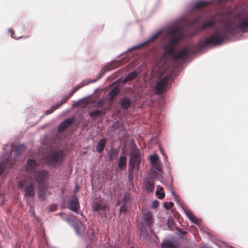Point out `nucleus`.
I'll return each instance as SVG.
<instances>
[{
	"label": "nucleus",
	"instance_id": "obj_1",
	"mask_svg": "<svg viewBox=\"0 0 248 248\" xmlns=\"http://www.w3.org/2000/svg\"><path fill=\"white\" fill-rule=\"evenodd\" d=\"M240 31H248V17L243 18L236 25L233 20L223 19L220 25L205 40H201L197 45L200 49L209 46H217L222 44L229 36Z\"/></svg>",
	"mask_w": 248,
	"mask_h": 248
},
{
	"label": "nucleus",
	"instance_id": "obj_2",
	"mask_svg": "<svg viewBox=\"0 0 248 248\" xmlns=\"http://www.w3.org/2000/svg\"><path fill=\"white\" fill-rule=\"evenodd\" d=\"M184 37L183 29L180 25H171L169 27L166 34V38L168 40V43L163 46L164 57L171 56L173 61H178L194 53L195 51L191 45H185L178 52L175 53V44Z\"/></svg>",
	"mask_w": 248,
	"mask_h": 248
},
{
	"label": "nucleus",
	"instance_id": "obj_3",
	"mask_svg": "<svg viewBox=\"0 0 248 248\" xmlns=\"http://www.w3.org/2000/svg\"><path fill=\"white\" fill-rule=\"evenodd\" d=\"M37 168L36 162L33 159H29L26 164V170L29 174H33L34 179L38 183V187L45 185L47 178V172L45 170L35 171Z\"/></svg>",
	"mask_w": 248,
	"mask_h": 248
},
{
	"label": "nucleus",
	"instance_id": "obj_4",
	"mask_svg": "<svg viewBox=\"0 0 248 248\" xmlns=\"http://www.w3.org/2000/svg\"><path fill=\"white\" fill-rule=\"evenodd\" d=\"M132 150L130 158L129 160V169L132 171L135 169L138 170L139 164L141 161V156L137 145L134 143H131Z\"/></svg>",
	"mask_w": 248,
	"mask_h": 248
},
{
	"label": "nucleus",
	"instance_id": "obj_5",
	"mask_svg": "<svg viewBox=\"0 0 248 248\" xmlns=\"http://www.w3.org/2000/svg\"><path fill=\"white\" fill-rule=\"evenodd\" d=\"M171 76L168 74L156 82L155 87L156 94H160L164 92L168 85L169 81L171 79Z\"/></svg>",
	"mask_w": 248,
	"mask_h": 248
},
{
	"label": "nucleus",
	"instance_id": "obj_6",
	"mask_svg": "<svg viewBox=\"0 0 248 248\" xmlns=\"http://www.w3.org/2000/svg\"><path fill=\"white\" fill-rule=\"evenodd\" d=\"M46 160L49 165L55 166L61 163L62 161V152H51L48 154Z\"/></svg>",
	"mask_w": 248,
	"mask_h": 248
},
{
	"label": "nucleus",
	"instance_id": "obj_7",
	"mask_svg": "<svg viewBox=\"0 0 248 248\" xmlns=\"http://www.w3.org/2000/svg\"><path fill=\"white\" fill-rule=\"evenodd\" d=\"M118 64L119 63L118 62H112L111 63L108 64L106 65V66H105L101 70L99 73V75L96 79L89 80L87 83H86V84L96 81L98 79L100 78L107 72L115 69L116 67H117ZM84 85H85V84H84Z\"/></svg>",
	"mask_w": 248,
	"mask_h": 248
},
{
	"label": "nucleus",
	"instance_id": "obj_8",
	"mask_svg": "<svg viewBox=\"0 0 248 248\" xmlns=\"http://www.w3.org/2000/svg\"><path fill=\"white\" fill-rule=\"evenodd\" d=\"M154 222V219L152 212L147 211L142 215V223L147 224L149 227L153 226Z\"/></svg>",
	"mask_w": 248,
	"mask_h": 248
},
{
	"label": "nucleus",
	"instance_id": "obj_9",
	"mask_svg": "<svg viewBox=\"0 0 248 248\" xmlns=\"http://www.w3.org/2000/svg\"><path fill=\"white\" fill-rule=\"evenodd\" d=\"M13 150V147L10 146L8 152L5 153L1 156V161L0 162V175L2 173L5 165L9 162V158Z\"/></svg>",
	"mask_w": 248,
	"mask_h": 248
},
{
	"label": "nucleus",
	"instance_id": "obj_10",
	"mask_svg": "<svg viewBox=\"0 0 248 248\" xmlns=\"http://www.w3.org/2000/svg\"><path fill=\"white\" fill-rule=\"evenodd\" d=\"M163 31L162 30H160L159 31H158L157 32H156L155 33V34H152L146 41L144 42L143 43L140 44L139 45H138V46H134L132 47H131L130 48H129L127 51H126V52H129L131 50H134V49H137V48L139 47L140 46H142L151 41H154V40H155L162 32Z\"/></svg>",
	"mask_w": 248,
	"mask_h": 248
},
{
	"label": "nucleus",
	"instance_id": "obj_11",
	"mask_svg": "<svg viewBox=\"0 0 248 248\" xmlns=\"http://www.w3.org/2000/svg\"><path fill=\"white\" fill-rule=\"evenodd\" d=\"M25 197L26 201L29 202L31 198L35 196V190L32 184H30L25 187Z\"/></svg>",
	"mask_w": 248,
	"mask_h": 248
},
{
	"label": "nucleus",
	"instance_id": "obj_12",
	"mask_svg": "<svg viewBox=\"0 0 248 248\" xmlns=\"http://www.w3.org/2000/svg\"><path fill=\"white\" fill-rule=\"evenodd\" d=\"M68 206L71 210L76 213L77 212L79 204L78 199L75 195L73 196L72 199L68 202Z\"/></svg>",
	"mask_w": 248,
	"mask_h": 248
},
{
	"label": "nucleus",
	"instance_id": "obj_13",
	"mask_svg": "<svg viewBox=\"0 0 248 248\" xmlns=\"http://www.w3.org/2000/svg\"><path fill=\"white\" fill-rule=\"evenodd\" d=\"M139 75L137 71L134 70L125 75V77H122L119 79L120 82L122 83H125L129 81L133 80L136 78Z\"/></svg>",
	"mask_w": 248,
	"mask_h": 248
},
{
	"label": "nucleus",
	"instance_id": "obj_14",
	"mask_svg": "<svg viewBox=\"0 0 248 248\" xmlns=\"http://www.w3.org/2000/svg\"><path fill=\"white\" fill-rule=\"evenodd\" d=\"M163 62V60H161V62L155 65L153 68V72L155 74L156 73L159 76H161L163 74V73L166 71V64H164L163 66L162 65V62Z\"/></svg>",
	"mask_w": 248,
	"mask_h": 248
},
{
	"label": "nucleus",
	"instance_id": "obj_15",
	"mask_svg": "<svg viewBox=\"0 0 248 248\" xmlns=\"http://www.w3.org/2000/svg\"><path fill=\"white\" fill-rule=\"evenodd\" d=\"M144 184L145 189L148 192H151L154 190V183L153 179L150 177H146L144 179Z\"/></svg>",
	"mask_w": 248,
	"mask_h": 248
},
{
	"label": "nucleus",
	"instance_id": "obj_16",
	"mask_svg": "<svg viewBox=\"0 0 248 248\" xmlns=\"http://www.w3.org/2000/svg\"><path fill=\"white\" fill-rule=\"evenodd\" d=\"M93 209L94 212L104 211L106 209V203L101 201H99L93 205Z\"/></svg>",
	"mask_w": 248,
	"mask_h": 248
},
{
	"label": "nucleus",
	"instance_id": "obj_17",
	"mask_svg": "<svg viewBox=\"0 0 248 248\" xmlns=\"http://www.w3.org/2000/svg\"><path fill=\"white\" fill-rule=\"evenodd\" d=\"M73 122V119L68 118L62 121L58 126V130L62 132L65 130Z\"/></svg>",
	"mask_w": 248,
	"mask_h": 248
},
{
	"label": "nucleus",
	"instance_id": "obj_18",
	"mask_svg": "<svg viewBox=\"0 0 248 248\" xmlns=\"http://www.w3.org/2000/svg\"><path fill=\"white\" fill-rule=\"evenodd\" d=\"M152 165L154 167L155 169L156 170V171L153 169H151V172L152 174H153V175L154 177H156V174L159 173L161 176H162V170H161V163L158 161V162L153 164Z\"/></svg>",
	"mask_w": 248,
	"mask_h": 248
},
{
	"label": "nucleus",
	"instance_id": "obj_19",
	"mask_svg": "<svg viewBox=\"0 0 248 248\" xmlns=\"http://www.w3.org/2000/svg\"><path fill=\"white\" fill-rule=\"evenodd\" d=\"M106 142V140L104 138H102L98 141L96 147V151L98 153H100L104 150Z\"/></svg>",
	"mask_w": 248,
	"mask_h": 248
},
{
	"label": "nucleus",
	"instance_id": "obj_20",
	"mask_svg": "<svg viewBox=\"0 0 248 248\" xmlns=\"http://www.w3.org/2000/svg\"><path fill=\"white\" fill-rule=\"evenodd\" d=\"M127 159L124 156H120L119 159L118 167L121 170H124L126 165Z\"/></svg>",
	"mask_w": 248,
	"mask_h": 248
},
{
	"label": "nucleus",
	"instance_id": "obj_21",
	"mask_svg": "<svg viewBox=\"0 0 248 248\" xmlns=\"http://www.w3.org/2000/svg\"><path fill=\"white\" fill-rule=\"evenodd\" d=\"M216 23V17L215 16H211L209 18V20L205 22L202 26V29H205L210 26L214 25Z\"/></svg>",
	"mask_w": 248,
	"mask_h": 248
},
{
	"label": "nucleus",
	"instance_id": "obj_22",
	"mask_svg": "<svg viewBox=\"0 0 248 248\" xmlns=\"http://www.w3.org/2000/svg\"><path fill=\"white\" fill-rule=\"evenodd\" d=\"M210 3L209 1H205V0H199L197 2L193 3L192 5V7L194 9H196L198 8H201L203 7Z\"/></svg>",
	"mask_w": 248,
	"mask_h": 248
},
{
	"label": "nucleus",
	"instance_id": "obj_23",
	"mask_svg": "<svg viewBox=\"0 0 248 248\" xmlns=\"http://www.w3.org/2000/svg\"><path fill=\"white\" fill-rule=\"evenodd\" d=\"M119 89L118 87H115L110 91L108 94V98L109 101H111L113 98L118 94Z\"/></svg>",
	"mask_w": 248,
	"mask_h": 248
},
{
	"label": "nucleus",
	"instance_id": "obj_24",
	"mask_svg": "<svg viewBox=\"0 0 248 248\" xmlns=\"http://www.w3.org/2000/svg\"><path fill=\"white\" fill-rule=\"evenodd\" d=\"M104 112V110H95L89 113L90 118L92 119H96L99 115Z\"/></svg>",
	"mask_w": 248,
	"mask_h": 248
},
{
	"label": "nucleus",
	"instance_id": "obj_25",
	"mask_svg": "<svg viewBox=\"0 0 248 248\" xmlns=\"http://www.w3.org/2000/svg\"><path fill=\"white\" fill-rule=\"evenodd\" d=\"M131 105L130 100L128 98H124L121 101V107L124 109H127L130 107Z\"/></svg>",
	"mask_w": 248,
	"mask_h": 248
},
{
	"label": "nucleus",
	"instance_id": "obj_26",
	"mask_svg": "<svg viewBox=\"0 0 248 248\" xmlns=\"http://www.w3.org/2000/svg\"><path fill=\"white\" fill-rule=\"evenodd\" d=\"M174 244L170 240H165L161 244V248H174Z\"/></svg>",
	"mask_w": 248,
	"mask_h": 248
},
{
	"label": "nucleus",
	"instance_id": "obj_27",
	"mask_svg": "<svg viewBox=\"0 0 248 248\" xmlns=\"http://www.w3.org/2000/svg\"><path fill=\"white\" fill-rule=\"evenodd\" d=\"M163 188L162 187L158 186H157V189L155 193L157 196V198L159 199H162L165 197V193L163 191Z\"/></svg>",
	"mask_w": 248,
	"mask_h": 248
},
{
	"label": "nucleus",
	"instance_id": "obj_28",
	"mask_svg": "<svg viewBox=\"0 0 248 248\" xmlns=\"http://www.w3.org/2000/svg\"><path fill=\"white\" fill-rule=\"evenodd\" d=\"M38 197L41 201H45L46 199V194L44 190L42 189V187H39L37 193Z\"/></svg>",
	"mask_w": 248,
	"mask_h": 248
},
{
	"label": "nucleus",
	"instance_id": "obj_29",
	"mask_svg": "<svg viewBox=\"0 0 248 248\" xmlns=\"http://www.w3.org/2000/svg\"><path fill=\"white\" fill-rule=\"evenodd\" d=\"M140 237L144 240H147L149 238V235L147 231L146 228V227H144L143 226H142V231L140 233Z\"/></svg>",
	"mask_w": 248,
	"mask_h": 248
},
{
	"label": "nucleus",
	"instance_id": "obj_30",
	"mask_svg": "<svg viewBox=\"0 0 248 248\" xmlns=\"http://www.w3.org/2000/svg\"><path fill=\"white\" fill-rule=\"evenodd\" d=\"M25 150V146L24 144H20L16 147L15 150L16 155H20Z\"/></svg>",
	"mask_w": 248,
	"mask_h": 248
},
{
	"label": "nucleus",
	"instance_id": "obj_31",
	"mask_svg": "<svg viewBox=\"0 0 248 248\" xmlns=\"http://www.w3.org/2000/svg\"><path fill=\"white\" fill-rule=\"evenodd\" d=\"M71 226L74 228L75 232L78 234H80L79 232V228H80V225L78 222L75 221H71L70 222Z\"/></svg>",
	"mask_w": 248,
	"mask_h": 248
},
{
	"label": "nucleus",
	"instance_id": "obj_32",
	"mask_svg": "<svg viewBox=\"0 0 248 248\" xmlns=\"http://www.w3.org/2000/svg\"><path fill=\"white\" fill-rule=\"evenodd\" d=\"M189 220H190L192 222L197 224L199 227H200L201 223L200 219L197 218L196 216L193 215L191 217H190V218H189Z\"/></svg>",
	"mask_w": 248,
	"mask_h": 248
},
{
	"label": "nucleus",
	"instance_id": "obj_33",
	"mask_svg": "<svg viewBox=\"0 0 248 248\" xmlns=\"http://www.w3.org/2000/svg\"><path fill=\"white\" fill-rule=\"evenodd\" d=\"M150 157V161L151 165H153L159 161L158 157L156 154L151 155Z\"/></svg>",
	"mask_w": 248,
	"mask_h": 248
},
{
	"label": "nucleus",
	"instance_id": "obj_34",
	"mask_svg": "<svg viewBox=\"0 0 248 248\" xmlns=\"http://www.w3.org/2000/svg\"><path fill=\"white\" fill-rule=\"evenodd\" d=\"M173 205H174V203L172 202H165L164 203V204H163L164 207L166 208L167 209H169L170 208L172 207V206Z\"/></svg>",
	"mask_w": 248,
	"mask_h": 248
},
{
	"label": "nucleus",
	"instance_id": "obj_35",
	"mask_svg": "<svg viewBox=\"0 0 248 248\" xmlns=\"http://www.w3.org/2000/svg\"><path fill=\"white\" fill-rule=\"evenodd\" d=\"M105 99L104 98L100 99L96 104V107L98 108H101L105 102Z\"/></svg>",
	"mask_w": 248,
	"mask_h": 248
},
{
	"label": "nucleus",
	"instance_id": "obj_36",
	"mask_svg": "<svg viewBox=\"0 0 248 248\" xmlns=\"http://www.w3.org/2000/svg\"><path fill=\"white\" fill-rule=\"evenodd\" d=\"M117 151L116 150L112 149L110 151V155H109V157L110 160L113 159L115 156L116 155Z\"/></svg>",
	"mask_w": 248,
	"mask_h": 248
},
{
	"label": "nucleus",
	"instance_id": "obj_37",
	"mask_svg": "<svg viewBox=\"0 0 248 248\" xmlns=\"http://www.w3.org/2000/svg\"><path fill=\"white\" fill-rule=\"evenodd\" d=\"M184 212L189 219L190 218V217H191L192 216L194 215L193 213L191 212V211L189 210L188 209L185 210Z\"/></svg>",
	"mask_w": 248,
	"mask_h": 248
},
{
	"label": "nucleus",
	"instance_id": "obj_38",
	"mask_svg": "<svg viewBox=\"0 0 248 248\" xmlns=\"http://www.w3.org/2000/svg\"><path fill=\"white\" fill-rule=\"evenodd\" d=\"M58 108L57 107H55V106H53L52 107V108L51 109H49V110H47L46 112L45 113V115H48L49 114H50L52 112V111L57 109Z\"/></svg>",
	"mask_w": 248,
	"mask_h": 248
},
{
	"label": "nucleus",
	"instance_id": "obj_39",
	"mask_svg": "<svg viewBox=\"0 0 248 248\" xmlns=\"http://www.w3.org/2000/svg\"><path fill=\"white\" fill-rule=\"evenodd\" d=\"M159 203V202L156 200L154 201L152 204V207L153 208H156L158 206Z\"/></svg>",
	"mask_w": 248,
	"mask_h": 248
},
{
	"label": "nucleus",
	"instance_id": "obj_40",
	"mask_svg": "<svg viewBox=\"0 0 248 248\" xmlns=\"http://www.w3.org/2000/svg\"><path fill=\"white\" fill-rule=\"evenodd\" d=\"M9 31L11 32V36L12 38L16 39L21 38V37H18V38H17L16 36H15V33L12 30H9Z\"/></svg>",
	"mask_w": 248,
	"mask_h": 248
},
{
	"label": "nucleus",
	"instance_id": "obj_41",
	"mask_svg": "<svg viewBox=\"0 0 248 248\" xmlns=\"http://www.w3.org/2000/svg\"><path fill=\"white\" fill-rule=\"evenodd\" d=\"M23 182L22 181H20L18 183V188H21L23 187Z\"/></svg>",
	"mask_w": 248,
	"mask_h": 248
},
{
	"label": "nucleus",
	"instance_id": "obj_42",
	"mask_svg": "<svg viewBox=\"0 0 248 248\" xmlns=\"http://www.w3.org/2000/svg\"><path fill=\"white\" fill-rule=\"evenodd\" d=\"M173 223V221L172 218H168V225H171Z\"/></svg>",
	"mask_w": 248,
	"mask_h": 248
},
{
	"label": "nucleus",
	"instance_id": "obj_43",
	"mask_svg": "<svg viewBox=\"0 0 248 248\" xmlns=\"http://www.w3.org/2000/svg\"><path fill=\"white\" fill-rule=\"evenodd\" d=\"M125 210V207L124 205H123L122 206H121L120 208V212H122L123 210Z\"/></svg>",
	"mask_w": 248,
	"mask_h": 248
},
{
	"label": "nucleus",
	"instance_id": "obj_44",
	"mask_svg": "<svg viewBox=\"0 0 248 248\" xmlns=\"http://www.w3.org/2000/svg\"><path fill=\"white\" fill-rule=\"evenodd\" d=\"M199 21V19H195L194 22L191 24V25L193 26L196 24Z\"/></svg>",
	"mask_w": 248,
	"mask_h": 248
},
{
	"label": "nucleus",
	"instance_id": "obj_45",
	"mask_svg": "<svg viewBox=\"0 0 248 248\" xmlns=\"http://www.w3.org/2000/svg\"><path fill=\"white\" fill-rule=\"evenodd\" d=\"M65 102V99H62L61 103L59 104L58 106H60L62 103H63Z\"/></svg>",
	"mask_w": 248,
	"mask_h": 248
},
{
	"label": "nucleus",
	"instance_id": "obj_46",
	"mask_svg": "<svg viewBox=\"0 0 248 248\" xmlns=\"http://www.w3.org/2000/svg\"><path fill=\"white\" fill-rule=\"evenodd\" d=\"M163 155L165 161L167 162V155H165V154H163Z\"/></svg>",
	"mask_w": 248,
	"mask_h": 248
},
{
	"label": "nucleus",
	"instance_id": "obj_47",
	"mask_svg": "<svg viewBox=\"0 0 248 248\" xmlns=\"http://www.w3.org/2000/svg\"><path fill=\"white\" fill-rule=\"evenodd\" d=\"M203 248H211V247H209V246H206H206H203Z\"/></svg>",
	"mask_w": 248,
	"mask_h": 248
},
{
	"label": "nucleus",
	"instance_id": "obj_48",
	"mask_svg": "<svg viewBox=\"0 0 248 248\" xmlns=\"http://www.w3.org/2000/svg\"><path fill=\"white\" fill-rule=\"evenodd\" d=\"M8 146H9V145H5V147L3 148V150H5V148H6V147H8Z\"/></svg>",
	"mask_w": 248,
	"mask_h": 248
},
{
	"label": "nucleus",
	"instance_id": "obj_49",
	"mask_svg": "<svg viewBox=\"0 0 248 248\" xmlns=\"http://www.w3.org/2000/svg\"><path fill=\"white\" fill-rule=\"evenodd\" d=\"M3 196H4V195H1L0 196V197L2 198H3Z\"/></svg>",
	"mask_w": 248,
	"mask_h": 248
},
{
	"label": "nucleus",
	"instance_id": "obj_50",
	"mask_svg": "<svg viewBox=\"0 0 248 248\" xmlns=\"http://www.w3.org/2000/svg\"><path fill=\"white\" fill-rule=\"evenodd\" d=\"M124 199H125V198H126V195H124Z\"/></svg>",
	"mask_w": 248,
	"mask_h": 248
},
{
	"label": "nucleus",
	"instance_id": "obj_51",
	"mask_svg": "<svg viewBox=\"0 0 248 248\" xmlns=\"http://www.w3.org/2000/svg\"><path fill=\"white\" fill-rule=\"evenodd\" d=\"M130 248H134L133 247H131Z\"/></svg>",
	"mask_w": 248,
	"mask_h": 248
}]
</instances>
